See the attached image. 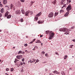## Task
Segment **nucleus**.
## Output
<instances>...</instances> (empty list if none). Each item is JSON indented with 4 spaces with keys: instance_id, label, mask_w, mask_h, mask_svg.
<instances>
[{
    "instance_id": "obj_1",
    "label": "nucleus",
    "mask_w": 75,
    "mask_h": 75,
    "mask_svg": "<svg viewBox=\"0 0 75 75\" xmlns=\"http://www.w3.org/2000/svg\"><path fill=\"white\" fill-rule=\"evenodd\" d=\"M46 34H48L49 33V40H52L54 37L55 33L54 32H52V31H50L49 30H47L45 31Z\"/></svg>"
},
{
    "instance_id": "obj_2",
    "label": "nucleus",
    "mask_w": 75,
    "mask_h": 75,
    "mask_svg": "<svg viewBox=\"0 0 75 75\" xmlns=\"http://www.w3.org/2000/svg\"><path fill=\"white\" fill-rule=\"evenodd\" d=\"M59 31H62L63 32H65L64 34H66V35H67V34H69L70 32H69V29H68L67 28H61L59 29Z\"/></svg>"
},
{
    "instance_id": "obj_3",
    "label": "nucleus",
    "mask_w": 75,
    "mask_h": 75,
    "mask_svg": "<svg viewBox=\"0 0 75 75\" xmlns=\"http://www.w3.org/2000/svg\"><path fill=\"white\" fill-rule=\"evenodd\" d=\"M71 9V4L69 5L66 8V10L68 12H69V11H70Z\"/></svg>"
},
{
    "instance_id": "obj_4",
    "label": "nucleus",
    "mask_w": 75,
    "mask_h": 75,
    "mask_svg": "<svg viewBox=\"0 0 75 75\" xmlns=\"http://www.w3.org/2000/svg\"><path fill=\"white\" fill-rule=\"evenodd\" d=\"M54 15V13L51 12L49 14L48 16L50 18H51L52 17H53Z\"/></svg>"
},
{
    "instance_id": "obj_5",
    "label": "nucleus",
    "mask_w": 75,
    "mask_h": 75,
    "mask_svg": "<svg viewBox=\"0 0 75 75\" xmlns=\"http://www.w3.org/2000/svg\"><path fill=\"white\" fill-rule=\"evenodd\" d=\"M12 8H13V10H15V6L13 5V4H11L10 5V9L11 10Z\"/></svg>"
},
{
    "instance_id": "obj_6",
    "label": "nucleus",
    "mask_w": 75,
    "mask_h": 75,
    "mask_svg": "<svg viewBox=\"0 0 75 75\" xmlns=\"http://www.w3.org/2000/svg\"><path fill=\"white\" fill-rule=\"evenodd\" d=\"M30 15V11H28L26 12L25 13V16H28L29 15Z\"/></svg>"
},
{
    "instance_id": "obj_7",
    "label": "nucleus",
    "mask_w": 75,
    "mask_h": 75,
    "mask_svg": "<svg viewBox=\"0 0 75 75\" xmlns=\"http://www.w3.org/2000/svg\"><path fill=\"white\" fill-rule=\"evenodd\" d=\"M22 55H18L16 56V58L18 59H20L23 58Z\"/></svg>"
},
{
    "instance_id": "obj_8",
    "label": "nucleus",
    "mask_w": 75,
    "mask_h": 75,
    "mask_svg": "<svg viewBox=\"0 0 75 75\" xmlns=\"http://www.w3.org/2000/svg\"><path fill=\"white\" fill-rule=\"evenodd\" d=\"M21 13V11L20 10H17L16 12L15 13L16 14H20Z\"/></svg>"
},
{
    "instance_id": "obj_9",
    "label": "nucleus",
    "mask_w": 75,
    "mask_h": 75,
    "mask_svg": "<svg viewBox=\"0 0 75 75\" xmlns=\"http://www.w3.org/2000/svg\"><path fill=\"white\" fill-rule=\"evenodd\" d=\"M24 52H23L21 50H20L18 53V54H24Z\"/></svg>"
},
{
    "instance_id": "obj_10",
    "label": "nucleus",
    "mask_w": 75,
    "mask_h": 75,
    "mask_svg": "<svg viewBox=\"0 0 75 75\" xmlns=\"http://www.w3.org/2000/svg\"><path fill=\"white\" fill-rule=\"evenodd\" d=\"M33 60H34V59H30V60H29L28 61V63H30V62L31 64V63H33Z\"/></svg>"
},
{
    "instance_id": "obj_11",
    "label": "nucleus",
    "mask_w": 75,
    "mask_h": 75,
    "mask_svg": "<svg viewBox=\"0 0 75 75\" xmlns=\"http://www.w3.org/2000/svg\"><path fill=\"white\" fill-rule=\"evenodd\" d=\"M9 14L10 13H9V12H8V11H7L5 14V17H7V16H8V14Z\"/></svg>"
},
{
    "instance_id": "obj_12",
    "label": "nucleus",
    "mask_w": 75,
    "mask_h": 75,
    "mask_svg": "<svg viewBox=\"0 0 75 75\" xmlns=\"http://www.w3.org/2000/svg\"><path fill=\"white\" fill-rule=\"evenodd\" d=\"M41 14H42V13H41V12H40L37 14L36 16H37V17H40V16Z\"/></svg>"
},
{
    "instance_id": "obj_13",
    "label": "nucleus",
    "mask_w": 75,
    "mask_h": 75,
    "mask_svg": "<svg viewBox=\"0 0 75 75\" xmlns=\"http://www.w3.org/2000/svg\"><path fill=\"white\" fill-rule=\"evenodd\" d=\"M7 0H3V3L4 4H7Z\"/></svg>"
},
{
    "instance_id": "obj_14",
    "label": "nucleus",
    "mask_w": 75,
    "mask_h": 75,
    "mask_svg": "<svg viewBox=\"0 0 75 75\" xmlns=\"http://www.w3.org/2000/svg\"><path fill=\"white\" fill-rule=\"evenodd\" d=\"M4 8H2L0 10V12L1 13H3L4 12Z\"/></svg>"
},
{
    "instance_id": "obj_15",
    "label": "nucleus",
    "mask_w": 75,
    "mask_h": 75,
    "mask_svg": "<svg viewBox=\"0 0 75 75\" xmlns=\"http://www.w3.org/2000/svg\"><path fill=\"white\" fill-rule=\"evenodd\" d=\"M36 43H41V42L40 41V40H37V41L35 42Z\"/></svg>"
},
{
    "instance_id": "obj_16",
    "label": "nucleus",
    "mask_w": 75,
    "mask_h": 75,
    "mask_svg": "<svg viewBox=\"0 0 75 75\" xmlns=\"http://www.w3.org/2000/svg\"><path fill=\"white\" fill-rule=\"evenodd\" d=\"M69 12H67L64 15L65 17H67L68 15L69 14Z\"/></svg>"
},
{
    "instance_id": "obj_17",
    "label": "nucleus",
    "mask_w": 75,
    "mask_h": 75,
    "mask_svg": "<svg viewBox=\"0 0 75 75\" xmlns=\"http://www.w3.org/2000/svg\"><path fill=\"white\" fill-rule=\"evenodd\" d=\"M54 74H58V72L57 70H55L52 72Z\"/></svg>"
},
{
    "instance_id": "obj_18",
    "label": "nucleus",
    "mask_w": 75,
    "mask_h": 75,
    "mask_svg": "<svg viewBox=\"0 0 75 75\" xmlns=\"http://www.w3.org/2000/svg\"><path fill=\"white\" fill-rule=\"evenodd\" d=\"M57 3V1L56 0H54V1L52 2V4H55Z\"/></svg>"
},
{
    "instance_id": "obj_19",
    "label": "nucleus",
    "mask_w": 75,
    "mask_h": 75,
    "mask_svg": "<svg viewBox=\"0 0 75 75\" xmlns=\"http://www.w3.org/2000/svg\"><path fill=\"white\" fill-rule=\"evenodd\" d=\"M43 22L44 21H40L38 22V24H42V23H43Z\"/></svg>"
},
{
    "instance_id": "obj_20",
    "label": "nucleus",
    "mask_w": 75,
    "mask_h": 75,
    "mask_svg": "<svg viewBox=\"0 0 75 75\" xmlns=\"http://www.w3.org/2000/svg\"><path fill=\"white\" fill-rule=\"evenodd\" d=\"M35 3V1H31L30 2V4H31L30 5V6H33V3Z\"/></svg>"
},
{
    "instance_id": "obj_21",
    "label": "nucleus",
    "mask_w": 75,
    "mask_h": 75,
    "mask_svg": "<svg viewBox=\"0 0 75 75\" xmlns=\"http://www.w3.org/2000/svg\"><path fill=\"white\" fill-rule=\"evenodd\" d=\"M11 17V15H9L7 16V18H10Z\"/></svg>"
},
{
    "instance_id": "obj_22",
    "label": "nucleus",
    "mask_w": 75,
    "mask_h": 75,
    "mask_svg": "<svg viewBox=\"0 0 75 75\" xmlns=\"http://www.w3.org/2000/svg\"><path fill=\"white\" fill-rule=\"evenodd\" d=\"M21 11L22 12V13L23 14H25V12H24V10L23 9L21 10Z\"/></svg>"
},
{
    "instance_id": "obj_23",
    "label": "nucleus",
    "mask_w": 75,
    "mask_h": 75,
    "mask_svg": "<svg viewBox=\"0 0 75 75\" xmlns=\"http://www.w3.org/2000/svg\"><path fill=\"white\" fill-rule=\"evenodd\" d=\"M64 7H67V4H64L63 7L62 8H63Z\"/></svg>"
},
{
    "instance_id": "obj_24",
    "label": "nucleus",
    "mask_w": 75,
    "mask_h": 75,
    "mask_svg": "<svg viewBox=\"0 0 75 75\" xmlns=\"http://www.w3.org/2000/svg\"><path fill=\"white\" fill-rule=\"evenodd\" d=\"M58 12H56L54 14V16H57L58 15Z\"/></svg>"
},
{
    "instance_id": "obj_25",
    "label": "nucleus",
    "mask_w": 75,
    "mask_h": 75,
    "mask_svg": "<svg viewBox=\"0 0 75 75\" xmlns=\"http://www.w3.org/2000/svg\"><path fill=\"white\" fill-rule=\"evenodd\" d=\"M64 10H62V9H61L60 10V13H63L64 12Z\"/></svg>"
},
{
    "instance_id": "obj_26",
    "label": "nucleus",
    "mask_w": 75,
    "mask_h": 75,
    "mask_svg": "<svg viewBox=\"0 0 75 75\" xmlns=\"http://www.w3.org/2000/svg\"><path fill=\"white\" fill-rule=\"evenodd\" d=\"M1 2H0V7H3V5L2 4H1Z\"/></svg>"
},
{
    "instance_id": "obj_27",
    "label": "nucleus",
    "mask_w": 75,
    "mask_h": 75,
    "mask_svg": "<svg viewBox=\"0 0 75 75\" xmlns=\"http://www.w3.org/2000/svg\"><path fill=\"white\" fill-rule=\"evenodd\" d=\"M33 12L32 11H30V14H31V15H33Z\"/></svg>"
},
{
    "instance_id": "obj_28",
    "label": "nucleus",
    "mask_w": 75,
    "mask_h": 75,
    "mask_svg": "<svg viewBox=\"0 0 75 75\" xmlns=\"http://www.w3.org/2000/svg\"><path fill=\"white\" fill-rule=\"evenodd\" d=\"M20 21H21V22H23V21H24V20H23V18H22L20 20Z\"/></svg>"
},
{
    "instance_id": "obj_29",
    "label": "nucleus",
    "mask_w": 75,
    "mask_h": 75,
    "mask_svg": "<svg viewBox=\"0 0 75 75\" xmlns=\"http://www.w3.org/2000/svg\"><path fill=\"white\" fill-rule=\"evenodd\" d=\"M61 74L62 75H65V73L64 71L62 72Z\"/></svg>"
},
{
    "instance_id": "obj_30",
    "label": "nucleus",
    "mask_w": 75,
    "mask_h": 75,
    "mask_svg": "<svg viewBox=\"0 0 75 75\" xmlns=\"http://www.w3.org/2000/svg\"><path fill=\"white\" fill-rule=\"evenodd\" d=\"M13 71H14V68H11V72H13Z\"/></svg>"
},
{
    "instance_id": "obj_31",
    "label": "nucleus",
    "mask_w": 75,
    "mask_h": 75,
    "mask_svg": "<svg viewBox=\"0 0 75 75\" xmlns=\"http://www.w3.org/2000/svg\"><path fill=\"white\" fill-rule=\"evenodd\" d=\"M67 57H68L67 55L65 56L64 57V59H67Z\"/></svg>"
},
{
    "instance_id": "obj_32",
    "label": "nucleus",
    "mask_w": 75,
    "mask_h": 75,
    "mask_svg": "<svg viewBox=\"0 0 75 75\" xmlns=\"http://www.w3.org/2000/svg\"><path fill=\"white\" fill-rule=\"evenodd\" d=\"M35 19L36 20H38V17H35Z\"/></svg>"
},
{
    "instance_id": "obj_33",
    "label": "nucleus",
    "mask_w": 75,
    "mask_h": 75,
    "mask_svg": "<svg viewBox=\"0 0 75 75\" xmlns=\"http://www.w3.org/2000/svg\"><path fill=\"white\" fill-rule=\"evenodd\" d=\"M3 15V14L1 13H0V17H2V16Z\"/></svg>"
},
{
    "instance_id": "obj_34",
    "label": "nucleus",
    "mask_w": 75,
    "mask_h": 75,
    "mask_svg": "<svg viewBox=\"0 0 75 75\" xmlns=\"http://www.w3.org/2000/svg\"><path fill=\"white\" fill-rule=\"evenodd\" d=\"M39 61H39V60L38 59L36 60V62L38 63V62H39Z\"/></svg>"
},
{
    "instance_id": "obj_35",
    "label": "nucleus",
    "mask_w": 75,
    "mask_h": 75,
    "mask_svg": "<svg viewBox=\"0 0 75 75\" xmlns=\"http://www.w3.org/2000/svg\"><path fill=\"white\" fill-rule=\"evenodd\" d=\"M20 1H21V2H24L25 1V0H20Z\"/></svg>"
},
{
    "instance_id": "obj_36",
    "label": "nucleus",
    "mask_w": 75,
    "mask_h": 75,
    "mask_svg": "<svg viewBox=\"0 0 75 75\" xmlns=\"http://www.w3.org/2000/svg\"><path fill=\"white\" fill-rule=\"evenodd\" d=\"M21 4V3H20V2H18V6H20Z\"/></svg>"
},
{
    "instance_id": "obj_37",
    "label": "nucleus",
    "mask_w": 75,
    "mask_h": 75,
    "mask_svg": "<svg viewBox=\"0 0 75 75\" xmlns=\"http://www.w3.org/2000/svg\"><path fill=\"white\" fill-rule=\"evenodd\" d=\"M35 48H36V49H38V47L37 46H35Z\"/></svg>"
},
{
    "instance_id": "obj_38",
    "label": "nucleus",
    "mask_w": 75,
    "mask_h": 75,
    "mask_svg": "<svg viewBox=\"0 0 75 75\" xmlns=\"http://www.w3.org/2000/svg\"><path fill=\"white\" fill-rule=\"evenodd\" d=\"M64 2H63V1H61V4L62 5L63 4H64Z\"/></svg>"
},
{
    "instance_id": "obj_39",
    "label": "nucleus",
    "mask_w": 75,
    "mask_h": 75,
    "mask_svg": "<svg viewBox=\"0 0 75 75\" xmlns=\"http://www.w3.org/2000/svg\"><path fill=\"white\" fill-rule=\"evenodd\" d=\"M28 45L27 44H25L24 45V46L25 47H27V46H28Z\"/></svg>"
},
{
    "instance_id": "obj_40",
    "label": "nucleus",
    "mask_w": 75,
    "mask_h": 75,
    "mask_svg": "<svg viewBox=\"0 0 75 75\" xmlns=\"http://www.w3.org/2000/svg\"><path fill=\"white\" fill-rule=\"evenodd\" d=\"M6 71H9V69H8V68H6Z\"/></svg>"
},
{
    "instance_id": "obj_41",
    "label": "nucleus",
    "mask_w": 75,
    "mask_h": 75,
    "mask_svg": "<svg viewBox=\"0 0 75 75\" xmlns=\"http://www.w3.org/2000/svg\"><path fill=\"white\" fill-rule=\"evenodd\" d=\"M67 1L69 2V3H71V1H70V0H67Z\"/></svg>"
},
{
    "instance_id": "obj_42",
    "label": "nucleus",
    "mask_w": 75,
    "mask_h": 75,
    "mask_svg": "<svg viewBox=\"0 0 75 75\" xmlns=\"http://www.w3.org/2000/svg\"><path fill=\"white\" fill-rule=\"evenodd\" d=\"M22 62H24V58H23L22 59Z\"/></svg>"
},
{
    "instance_id": "obj_43",
    "label": "nucleus",
    "mask_w": 75,
    "mask_h": 75,
    "mask_svg": "<svg viewBox=\"0 0 75 75\" xmlns=\"http://www.w3.org/2000/svg\"><path fill=\"white\" fill-rule=\"evenodd\" d=\"M20 65H23V62H21Z\"/></svg>"
},
{
    "instance_id": "obj_44",
    "label": "nucleus",
    "mask_w": 75,
    "mask_h": 75,
    "mask_svg": "<svg viewBox=\"0 0 75 75\" xmlns=\"http://www.w3.org/2000/svg\"><path fill=\"white\" fill-rule=\"evenodd\" d=\"M42 54H45V52H44V51H42Z\"/></svg>"
},
{
    "instance_id": "obj_45",
    "label": "nucleus",
    "mask_w": 75,
    "mask_h": 75,
    "mask_svg": "<svg viewBox=\"0 0 75 75\" xmlns=\"http://www.w3.org/2000/svg\"><path fill=\"white\" fill-rule=\"evenodd\" d=\"M74 45H71L70 46V48H72V46H73Z\"/></svg>"
},
{
    "instance_id": "obj_46",
    "label": "nucleus",
    "mask_w": 75,
    "mask_h": 75,
    "mask_svg": "<svg viewBox=\"0 0 75 75\" xmlns=\"http://www.w3.org/2000/svg\"><path fill=\"white\" fill-rule=\"evenodd\" d=\"M55 54L56 55H59V54H58V52H56L55 53Z\"/></svg>"
},
{
    "instance_id": "obj_47",
    "label": "nucleus",
    "mask_w": 75,
    "mask_h": 75,
    "mask_svg": "<svg viewBox=\"0 0 75 75\" xmlns=\"http://www.w3.org/2000/svg\"><path fill=\"white\" fill-rule=\"evenodd\" d=\"M47 55H48V54L46 53V54H45V57H47Z\"/></svg>"
},
{
    "instance_id": "obj_48",
    "label": "nucleus",
    "mask_w": 75,
    "mask_h": 75,
    "mask_svg": "<svg viewBox=\"0 0 75 75\" xmlns=\"http://www.w3.org/2000/svg\"><path fill=\"white\" fill-rule=\"evenodd\" d=\"M33 51H34L35 50V47H34V48L33 49Z\"/></svg>"
},
{
    "instance_id": "obj_49",
    "label": "nucleus",
    "mask_w": 75,
    "mask_h": 75,
    "mask_svg": "<svg viewBox=\"0 0 75 75\" xmlns=\"http://www.w3.org/2000/svg\"><path fill=\"white\" fill-rule=\"evenodd\" d=\"M35 41V39H34L33 40V42H34Z\"/></svg>"
},
{
    "instance_id": "obj_50",
    "label": "nucleus",
    "mask_w": 75,
    "mask_h": 75,
    "mask_svg": "<svg viewBox=\"0 0 75 75\" xmlns=\"http://www.w3.org/2000/svg\"><path fill=\"white\" fill-rule=\"evenodd\" d=\"M24 71V70H23V69H22V70H21V71L22 72H23Z\"/></svg>"
},
{
    "instance_id": "obj_51",
    "label": "nucleus",
    "mask_w": 75,
    "mask_h": 75,
    "mask_svg": "<svg viewBox=\"0 0 75 75\" xmlns=\"http://www.w3.org/2000/svg\"><path fill=\"white\" fill-rule=\"evenodd\" d=\"M33 41H32L31 42H30V44H33Z\"/></svg>"
},
{
    "instance_id": "obj_52",
    "label": "nucleus",
    "mask_w": 75,
    "mask_h": 75,
    "mask_svg": "<svg viewBox=\"0 0 75 75\" xmlns=\"http://www.w3.org/2000/svg\"><path fill=\"white\" fill-rule=\"evenodd\" d=\"M23 64H24V65H25V62H23Z\"/></svg>"
},
{
    "instance_id": "obj_53",
    "label": "nucleus",
    "mask_w": 75,
    "mask_h": 75,
    "mask_svg": "<svg viewBox=\"0 0 75 75\" xmlns=\"http://www.w3.org/2000/svg\"><path fill=\"white\" fill-rule=\"evenodd\" d=\"M14 62H15V63H16L17 62V60H15L14 61Z\"/></svg>"
},
{
    "instance_id": "obj_54",
    "label": "nucleus",
    "mask_w": 75,
    "mask_h": 75,
    "mask_svg": "<svg viewBox=\"0 0 75 75\" xmlns=\"http://www.w3.org/2000/svg\"><path fill=\"white\" fill-rule=\"evenodd\" d=\"M36 60H35V59H34V60L33 61V62H35Z\"/></svg>"
},
{
    "instance_id": "obj_55",
    "label": "nucleus",
    "mask_w": 75,
    "mask_h": 75,
    "mask_svg": "<svg viewBox=\"0 0 75 75\" xmlns=\"http://www.w3.org/2000/svg\"><path fill=\"white\" fill-rule=\"evenodd\" d=\"M62 1L63 2H64V1H65V0H62Z\"/></svg>"
},
{
    "instance_id": "obj_56",
    "label": "nucleus",
    "mask_w": 75,
    "mask_h": 75,
    "mask_svg": "<svg viewBox=\"0 0 75 75\" xmlns=\"http://www.w3.org/2000/svg\"><path fill=\"white\" fill-rule=\"evenodd\" d=\"M42 36H43V35H40V37H42Z\"/></svg>"
},
{
    "instance_id": "obj_57",
    "label": "nucleus",
    "mask_w": 75,
    "mask_h": 75,
    "mask_svg": "<svg viewBox=\"0 0 75 75\" xmlns=\"http://www.w3.org/2000/svg\"><path fill=\"white\" fill-rule=\"evenodd\" d=\"M71 28L73 29L74 28H75V27H72Z\"/></svg>"
},
{
    "instance_id": "obj_58",
    "label": "nucleus",
    "mask_w": 75,
    "mask_h": 75,
    "mask_svg": "<svg viewBox=\"0 0 75 75\" xmlns=\"http://www.w3.org/2000/svg\"><path fill=\"white\" fill-rule=\"evenodd\" d=\"M74 42H75V39L72 40Z\"/></svg>"
},
{
    "instance_id": "obj_59",
    "label": "nucleus",
    "mask_w": 75,
    "mask_h": 75,
    "mask_svg": "<svg viewBox=\"0 0 75 75\" xmlns=\"http://www.w3.org/2000/svg\"><path fill=\"white\" fill-rule=\"evenodd\" d=\"M25 52H27V50H26L25 51Z\"/></svg>"
},
{
    "instance_id": "obj_60",
    "label": "nucleus",
    "mask_w": 75,
    "mask_h": 75,
    "mask_svg": "<svg viewBox=\"0 0 75 75\" xmlns=\"http://www.w3.org/2000/svg\"><path fill=\"white\" fill-rule=\"evenodd\" d=\"M8 10H10V7H8Z\"/></svg>"
},
{
    "instance_id": "obj_61",
    "label": "nucleus",
    "mask_w": 75,
    "mask_h": 75,
    "mask_svg": "<svg viewBox=\"0 0 75 75\" xmlns=\"http://www.w3.org/2000/svg\"><path fill=\"white\" fill-rule=\"evenodd\" d=\"M36 63H37V62H35V64H36Z\"/></svg>"
},
{
    "instance_id": "obj_62",
    "label": "nucleus",
    "mask_w": 75,
    "mask_h": 75,
    "mask_svg": "<svg viewBox=\"0 0 75 75\" xmlns=\"http://www.w3.org/2000/svg\"><path fill=\"white\" fill-rule=\"evenodd\" d=\"M6 74L7 75H8V74H7V73H6V74Z\"/></svg>"
},
{
    "instance_id": "obj_63",
    "label": "nucleus",
    "mask_w": 75,
    "mask_h": 75,
    "mask_svg": "<svg viewBox=\"0 0 75 75\" xmlns=\"http://www.w3.org/2000/svg\"><path fill=\"white\" fill-rule=\"evenodd\" d=\"M0 32H1V30H0Z\"/></svg>"
},
{
    "instance_id": "obj_64",
    "label": "nucleus",
    "mask_w": 75,
    "mask_h": 75,
    "mask_svg": "<svg viewBox=\"0 0 75 75\" xmlns=\"http://www.w3.org/2000/svg\"><path fill=\"white\" fill-rule=\"evenodd\" d=\"M13 48H15V47H13Z\"/></svg>"
}]
</instances>
